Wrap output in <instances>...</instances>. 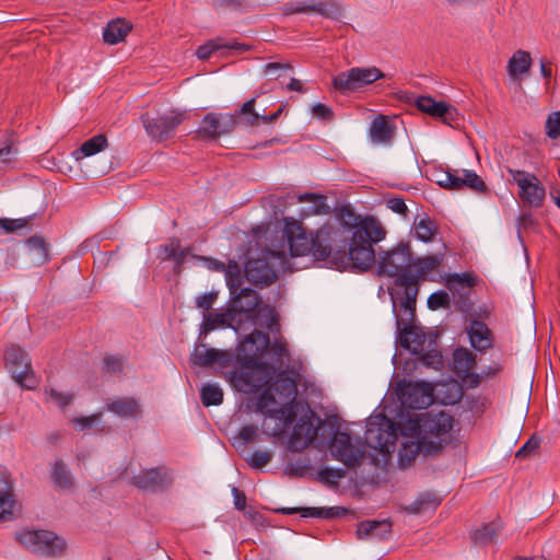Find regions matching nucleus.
I'll return each instance as SVG.
<instances>
[{
    "label": "nucleus",
    "mask_w": 560,
    "mask_h": 560,
    "mask_svg": "<svg viewBox=\"0 0 560 560\" xmlns=\"http://www.w3.org/2000/svg\"><path fill=\"white\" fill-rule=\"evenodd\" d=\"M452 427L453 418L444 411H427L399 422H394L384 415H376L368 421L364 441L373 450L390 453L399 430L404 436L419 438L424 442L427 452L438 455L446 443Z\"/></svg>",
    "instance_id": "obj_1"
},
{
    "label": "nucleus",
    "mask_w": 560,
    "mask_h": 560,
    "mask_svg": "<svg viewBox=\"0 0 560 560\" xmlns=\"http://www.w3.org/2000/svg\"><path fill=\"white\" fill-rule=\"evenodd\" d=\"M336 224L325 223L314 234L307 235L302 223L294 218H284L282 231L290 257L312 256L316 261H329L332 245L339 237Z\"/></svg>",
    "instance_id": "obj_2"
},
{
    "label": "nucleus",
    "mask_w": 560,
    "mask_h": 560,
    "mask_svg": "<svg viewBox=\"0 0 560 560\" xmlns=\"http://www.w3.org/2000/svg\"><path fill=\"white\" fill-rule=\"evenodd\" d=\"M341 219L353 228L348 253L352 267L365 271L375 261L373 243L381 242L385 231L374 218L360 219L349 209L341 210Z\"/></svg>",
    "instance_id": "obj_3"
},
{
    "label": "nucleus",
    "mask_w": 560,
    "mask_h": 560,
    "mask_svg": "<svg viewBox=\"0 0 560 560\" xmlns=\"http://www.w3.org/2000/svg\"><path fill=\"white\" fill-rule=\"evenodd\" d=\"M238 295L249 299L246 305L235 306L221 313H205L201 332L208 334L219 327L241 332L254 327L255 310L259 304V296L250 288H243Z\"/></svg>",
    "instance_id": "obj_4"
},
{
    "label": "nucleus",
    "mask_w": 560,
    "mask_h": 560,
    "mask_svg": "<svg viewBox=\"0 0 560 560\" xmlns=\"http://www.w3.org/2000/svg\"><path fill=\"white\" fill-rule=\"evenodd\" d=\"M277 398L270 390H262L256 398L255 409L264 415L262 430L271 436H281L293 422L296 412L291 404H282L280 407Z\"/></svg>",
    "instance_id": "obj_5"
},
{
    "label": "nucleus",
    "mask_w": 560,
    "mask_h": 560,
    "mask_svg": "<svg viewBox=\"0 0 560 560\" xmlns=\"http://www.w3.org/2000/svg\"><path fill=\"white\" fill-rule=\"evenodd\" d=\"M236 365L226 373L231 386L244 394H252L267 385L272 375V369L265 362L247 363V360H235Z\"/></svg>",
    "instance_id": "obj_6"
},
{
    "label": "nucleus",
    "mask_w": 560,
    "mask_h": 560,
    "mask_svg": "<svg viewBox=\"0 0 560 560\" xmlns=\"http://www.w3.org/2000/svg\"><path fill=\"white\" fill-rule=\"evenodd\" d=\"M290 269L285 250H269L262 258L249 259L245 264V277L254 285L266 287L278 277L279 271Z\"/></svg>",
    "instance_id": "obj_7"
},
{
    "label": "nucleus",
    "mask_w": 560,
    "mask_h": 560,
    "mask_svg": "<svg viewBox=\"0 0 560 560\" xmlns=\"http://www.w3.org/2000/svg\"><path fill=\"white\" fill-rule=\"evenodd\" d=\"M16 540L28 551L40 557H57L67 550L66 540L46 529H24L16 533Z\"/></svg>",
    "instance_id": "obj_8"
},
{
    "label": "nucleus",
    "mask_w": 560,
    "mask_h": 560,
    "mask_svg": "<svg viewBox=\"0 0 560 560\" xmlns=\"http://www.w3.org/2000/svg\"><path fill=\"white\" fill-rule=\"evenodd\" d=\"M384 78L386 74L377 67H352L332 77L331 85L341 94H350Z\"/></svg>",
    "instance_id": "obj_9"
},
{
    "label": "nucleus",
    "mask_w": 560,
    "mask_h": 560,
    "mask_svg": "<svg viewBox=\"0 0 560 560\" xmlns=\"http://www.w3.org/2000/svg\"><path fill=\"white\" fill-rule=\"evenodd\" d=\"M187 112L180 109H172L168 113L150 117L149 114L141 115V121L147 135L154 141H166L172 139L178 126L186 119Z\"/></svg>",
    "instance_id": "obj_10"
},
{
    "label": "nucleus",
    "mask_w": 560,
    "mask_h": 560,
    "mask_svg": "<svg viewBox=\"0 0 560 560\" xmlns=\"http://www.w3.org/2000/svg\"><path fill=\"white\" fill-rule=\"evenodd\" d=\"M322 420L312 409H307L292 429L288 447L293 452H301L308 447L317 436Z\"/></svg>",
    "instance_id": "obj_11"
},
{
    "label": "nucleus",
    "mask_w": 560,
    "mask_h": 560,
    "mask_svg": "<svg viewBox=\"0 0 560 560\" xmlns=\"http://www.w3.org/2000/svg\"><path fill=\"white\" fill-rule=\"evenodd\" d=\"M410 248L408 244L400 243L390 250L380 254L377 264V275L398 279L405 273L410 265Z\"/></svg>",
    "instance_id": "obj_12"
},
{
    "label": "nucleus",
    "mask_w": 560,
    "mask_h": 560,
    "mask_svg": "<svg viewBox=\"0 0 560 560\" xmlns=\"http://www.w3.org/2000/svg\"><path fill=\"white\" fill-rule=\"evenodd\" d=\"M397 396L402 407L415 410L424 409L433 401L432 387L424 382L401 381Z\"/></svg>",
    "instance_id": "obj_13"
},
{
    "label": "nucleus",
    "mask_w": 560,
    "mask_h": 560,
    "mask_svg": "<svg viewBox=\"0 0 560 560\" xmlns=\"http://www.w3.org/2000/svg\"><path fill=\"white\" fill-rule=\"evenodd\" d=\"M513 182L520 188V198L525 206L540 207L544 202L546 190L537 176L521 170H509Z\"/></svg>",
    "instance_id": "obj_14"
},
{
    "label": "nucleus",
    "mask_w": 560,
    "mask_h": 560,
    "mask_svg": "<svg viewBox=\"0 0 560 560\" xmlns=\"http://www.w3.org/2000/svg\"><path fill=\"white\" fill-rule=\"evenodd\" d=\"M7 368L12 377L22 386L33 388L35 380L32 373L31 361L27 353L20 347H11L4 354Z\"/></svg>",
    "instance_id": "obj_15"
},
{
    "label": "nucleus",
    "mask_w": 560,
    "mask_h": 560,
    "mask_svg": "<svg viewBox=\"0 0 560 560\" xmlns=\"http://www.w3.org/2000/svg\"><path fill=\"white\" fill-rule=\"evenodd\" d=\"M237 124L236 116L229 113H209L201 119L197 135L201 139L214 140L230 133Z\"/></svg>",
    "instance_id": "obj_16"
},
{
    "label": "nucleus",
    "mask_w": 560,
    "mask_h": 560,
    "mask_svg": "<svg viewBox=\"0 0 560 560\" xmlns=\"http://www.w3.org/2000/svg\"><path fill=\"white\" fill-rule=\"evenodd\" d=\"M438 184L450 190L469 189L476 192H485L487 186L482 178L470 170H453L443 174V178Z\"/></svg>",
    "instance_id": "obj_17"
},
{
    "label": "nucleus",
    "mask_w": 560,
    "mask_h": 560,
    "mask_svg": "<svg viewBox=\"0 0 560 560\" xmlns=\"http://www.w3.org/2000/svg\"><path fill=\"white\" fill-rule=\"evenodd\" d=\"M444 260L441 253L431 254L419 258L410 256V265L398 279L394 280L395 285L417 284L418 280L428 272L435 270Z\"/></svg>",
    "instance_id": "obj_18"
},
{
    "label": "nucleus",
    "mask_w": 560,
    "mask_h": 560,
    "mask_svg": "<svg viewBox=\"0 0 560 560\" xmlns=\"http://www.w3.org/2000/svg\"><path fill=\"white\" fill-rule=\"evenodd\" d=\"M330 453L332 457L342 462L346 466H354L364 456V450L359 444H353L351 435L348 432L338 431L330 442Z\"/></svg>",
    "instance_id": "obj_19"
},
{
    "label": "nucleus",
    "mask_w": 560,
    "mask_h": 560,
    "mask_svg": "<svg viewBox=\"0 0 560 560\" xmlns=\"http://www.w3.org/2000/svg\"><path fill=\"white\" fill-rule=\"evenodd\" d=\"M270 345L268 334L254 329L238 343L235 360H247V363L264 362L259 357Z\"/></svg>",
    "instance_id": "obj_20"
},
{
    "label": "nucleus",
    "mask_w": 560,
    "mask_h": 560,
    "mask_svg": "<svg viewBox=\"0 0 560 560\" xmlns=\"http://www.w3.org/2000/svg\"><path fill=\"white\" fill-rule=\"evenodd\" d=\"M173 481L172 475L166 468L143 469L133 477L132 483L147 492H160L167 489Z\"/></svg>",
    "instance_id": "obj_21"
},
{
    "label": "nucleus",
    "mask_w": 560,
    "mask_h": 560,
    "mask_svg": "<svg viewBox=\"0 0 560 560\" xmlns=\"http://www.w3.org/2000/svg\"><path fill=\"white\" fill-rule=\"evenodd\" d=\"M418 292L419 288L417 284L395 285V288L389 289V295L393 301L394 308L398 303L401 311L407 316V320H411L415 316Z\"/></svg>",
    "instance_id": "obj_22"
},
{
    "label": "nucleus",
    "mask_w": 560,
    "mask_h": 560,
    "mask_svg": "<svg viewBox=\"0 0 560 560\" xmlns=\"http://www.w3.org/2000/svg\"><path fill=\"white\" fill-rule=\"evenodd\" d=\"M265 390H270L271 395L279 397L278 405H293L298 394V386L295 380L287 371H281Z\"/></svg>",
    "instance_id": "obj_23"
},
{
    "label": "nucleus",
    "mask_w": 560,
    "mask_h": 560,
    "mask_svg": "<svg viewBox=\"0 0 560 560\" xmlns=\"http://www.w3.org/2000/svg\"><path fill=\"white\" fill-rule=\"evenodd\" d=\"M416 105L421 112L441 118L447 125H452L457 116V112L452 105L445 102H436L430 96H419Z\"/></svg>",
    "instance_id": "obj_24"
},
{
    "label": "nucleus",
    "mask_w": 560,
    "mask_h": 560,
    "mask_svg": "<svg viewBox=\"0 0 560 560\" xmlns=\"http://www.w3.org/2000/svg\"><path fill=\"white\" fill-rule=\"evenodd\" d=\"M471 348L485 352L492 347L493 336L489 327L481 320H472L467 328Z\"/></svg>",
    "instance_id": "obj_25"
},
{
    "label": "nucleus",
    "mask_w": 560,
    "mask_h": 560,
    "mask_svg": "<svg viewBox=\"0 0 560 560\" xmlns=\"http://www.w3.org/2000/svg\"><path fill=\"white\" fill-rule=\"evenodd\" d=\"M229 354L225 351L208 348L206 345H197L191 353V362L198 366H209L214 363H225Z\"/></svg>",
    "instance_id": "obj_26"
},
{
    "label": "nucleus",
    "mask_w": 560,
    "mask_h": 560,
    "mask_svg": "<svg viewBox=\"0 0 560 560\" xmlns=\"http://www.w3.org/2000/svg\"><path fill=\"white\" fill-rule=\"evenodd\" d=\"M15 505L12 485L8 474L0 469V522H7L13 516Z\"/></svg>",
    "instance_id": "obj_27"
},
{
    "label": "nucleus",
    "mask_w": 560,
    "mask_h": 560,
    "mask_svg": "<svg viewBox=\"0 0 560 560\" xmlns=\"http://www.w3.org/2000/svg\"><path fill=\"white\" fill-rule=\"evenodd\" d=\"M398 340L401 347L419 354L423 351L425 336L418 327L406 324L399 330Z\"/></svg>",
    "instance_id": "obj_28"
},
{
    "label": "nucleus",
    "mask_w": 560,
    "mask_h": 560,
    "mask_svg": "<svg viewBox=\"0 0 560 560\" xmlns=\"http://www.w3.org/2000/svg\"><path fill=\"white\" fill-rule=\"evenodd\" d=\"M392 529V523L387 520L376 521V520H368L361 522L357 528V536L360 539L365 538H375L383 539L385 538Z\"/></svg>",
    "instance_id": "obj_29"
},
{
    "label": "nucleus",
    "mask_w": 560,
    "mask_h": 560,
    "mask_svg": "<svg viewBox=\"0 0 560 560\" xmlns=\"http://www.w3.org/2000/svg\"><path fill=\"white\" fill-rule=\"evenodd\" d=\"M308 11H315L319 13L323 16L337 20L341 15V11L339 5L335 1H323V2H315L312 1L310 3H299L294 8H292L289 12L290 13H302V12H308Z\"/></svg>",
    "instance_id": "obj_30"
},
{
    "label": "nucleus",
    "mask_w": 560,
    "mask_h": 560,
    "mask_svg": "<svg viewBox=\"0 0 560 560\" xmlns=\"http://www.w3.org/2000/svg\"><path fill=\"white\" fill-rule=\"evenodd\" d=\"M423 455L425 457L435 456L433 453H429L425 451L424 442H422L419 438H416L415 441H407L402 443L401 447L398 451V464L400 467H408L411 463L415 462L418 455Z\"/></svg>",
    "instance_id": "obj_31"
},
{
    "label": "nucleus",
    "mask_w": 560,
    "mask_h": 560,
    "mask_svg": "<svg viewBox=\"0 0 560 560\" xmlns=\"http://www.w3.org/2000/svg\"><path fill=\"white\" fill-rule=\"evenodd\" d=\"M394 135V127L384 115L376 116L370 127V137L376 144H387Z\"/></svg>",
    "instance_id": "obj_32"
},
{
    "label": "nucleus",
    "mask_w": 560,
    "mask_h": 560,
    "mask_svg": "<svg viewBox=\"0 0 560 560\" xmlns=\"http://www.w3.org/2000/svg\"><path fill=\"white\" fill-rule=\"evenodd\" d=\"M131 30V25L122 20L116 19L107 23L103 31V39L108 45H116L122 42Z\"/></svg>",
    "instance_id": "obj_33"
},
{
    "label": "nucleus",
    "mask_w": 560,
    "mask_h": 560,
    "mask_svg": "<svg viewBox=\"0 0 560 560\" xmlns=\"http://www.w3.org/2000/svg\"><path fill=\"white\" fill-rule=\"evenodd\" d=\"M341 511L340 508H283L280 510L282 514L300 513L302 517H319V518H334L338 516Z\"/></svg>",
    "instance_id": "obj_34"
},
{
    "label": "nucleus",
    "mask_w": 560,
    "mask_h": 560,
    "mask_svg": "<svg viewBox=\"0 0 560 560\" xmlns=\"http://www.w3.org/2000/svg\"><path fill=\"white\" fill-rule=\"evenodd\" d=\"M454 370L458 375L468 376L475 368L476 355L466 348H458L453 353Z\"/></svg>",
    "instance_id": "obj_35"
},
{
    "label": "nucleus",
    "mask_w": 560,
    "mask_h": 560,
    "mask_svg": "<svg viewBox=\"0 0 560 560\" xmlns=\"http://www.w3.org/2000/svg\"><path fill=\"white\" fill-rule=\"evenodd\" d=\"M475 284L476 277L471 272L451 273L446 278L447 288L460 295L468 294Z\"/></svg>",
    "instance_id": "obj_36"
},
{
    "label": "nucleus",
    "mask_w": 560,
    "mask_h": 560,
    "mask_svg": "<svg viewBox=\"0 0 560 560\" xmlns=\"http://www.w3.org/2000/svg\"><path fill=\"white\" fill-rule=\"evenodd\" d=\"M107 147V139L104 135H96L81 144L79 149L73 151L75 161L92 156L103 151Z\"/></svg>",
    "instance_id": "obj_37"
},
{
    "label": "nucleus",
    "mask_w": 560,
    "mask_h": 560,
    "mask_svg": "<svg viewBox=\"0 0 560 560\" xmlns=\"http://www.w3.org/2000/svg\"><path fill=\"white\" fill-rule=\"evenodd\" d=\"M532 66V58L529 52L525 50H517L510 58L508 63V72L511 78H517L529 71Z\"/></svg>",
    "instance_id": "obj_38"
},
{
    "label": "nucleus",
    "mask_w": 560,
    "mask_h": 560,
    "mask_svg": "<svg viewBox=\"0 0 560 560\" xmlns=\"http://www.w3.org/2000/svg\"><path fill=\"white\" fill-rule=\"evenodd\" d=\"M108 410L121 418H137L140 406L133 398L116 399L107 405Z\"/></svg>",
    "instance_id": "obj_39"
},
{
    "label": "nucleus",
    "mask_w": 560,
    "mask_h": 560,
    "mask_svg": "<svg viewBox=\"0 0 560 560\" xmlns=\"http://www.w3.org/2000/svg\"><path fill=\"white\" fill-rule=\"evenodd\" d=\"M298 202H311L312 205L303 212L307 215L328 213L329 207L326 197L313 192H304L296 196Z\"/></svg>",
    "instance_id": "obj_40"
},
{
    "label": "nucleus",
    "mask_w": 560,
    "mask_h": 560,
    "mask_svg": "<svg viewBox=\"0 0 560 560\" xmlns=\"http://www.w3.org/2000/svg\"><path fill=\"white\" fill-rule=\"evenodd\" d=\"M255 102L256 97H253L241 106V108L237 110V114L235 115L237 122L247 127L258 125L260 121V114L257 113L254 108Z\"/></svg>",
    "instance_id": "obj_41"
},
{
    "label": "nucleus",
    "mask_w": 560,
    "mask_h": 560,
    "mask_svg": "<svg viewBox=\"0 0 560 560\" xmlns=\"http://www.w3.org/2000/svg\"><path fill=\"white\" fill-rule=\"evenodd\" d=\"M200 399L203 406H219L223 401V390L217 383H207L200 389Z\"/></svg>",
    "instance_id": "obj_42"
},
{
    "label": "nucleus",
    "mask_w": 560,
    "mask_h": 560,
    "mask_svg": "<svg viewBox=\"0 0 560 560\" xmlns=\"http://www.w3.org/2000/svg\"><path fill=\"white\" fill-rule=\"evenodd\" d=\"M499 526L495 523L485 524L472 533V540L478 545H487L493 541Z\"/></svg>",
    "instance_id": "obj_43"
},
{
    "label": "nucleus",
    "mask_w": 560,
    "mask_h": 560,
    "mask_svg": "<svg viewBox=\"0 0 560 560\" xmlns=\"http://www.w3.org/2000/svg\"><path fill=\"white\" fill-rule=\"evenodd\" d=\"M51 478L54 482L62 489H68L72 486L70 471L61 460H57L55 463L51 471Z\"/></svg>",
    "instance_id": "obj_44"
},
{
    "label": "nucleus",
    "mask_w": 560,
    "mask_h": 560,
    "mask_svg": "<svg viewBox=\"0 0 560 560\" xmlns=\"http://www.w3.org/2000/svg\"><path fill=\"white\" fill-rule=\"evenodd\" d=\"M440 501L433 494H421L407 510L410 513H422L430 509L434 510L439 505Z\"/></svg>",
    "instance_id": "obj_45"
},
{
    "label": "nucleus",
    "mask_w": 560,
    "mask_h": 560,
    "mask_svg": "<svg viewBox=\"0 0 560 560\" xmlns=\"http://www.w3.org/2000/svg\"><path fill=\"white\" fill-rule=\"evenodd\" d=\"M436 232V228L434 223L429 218H422L418 222L415 223V233L418 240L422 242L432 241L434 234Z\"/></svg>",
    "instance_id": "obj_46"
},
{
    "label": "nucleus",
    "mask_w": 560,
    "mask_h": 560,
    "mask_svg": "<svg viewBox=\"0 0 560 560\" xmlns=\"http://www.w3.org/2000/svg\"><path fill=\"white\" fill-rule=\"evenodd\" d=\"M241 276H240V272L236 271L235 273H233L232 271H229L228 275H226V284L229 287V290H230V293L232 295H234V299L236 300L235 301V304H240V305H246V302L249 300L248 298H243V296H240V292L242 289L241 288Z\"/></svg>",
    "instance_id": "obj_47"
},
{
    "label": "nucleus",
    "mask_w": 560,
    "mask_h": 560,
    "mask_svg": "<svg viewBox=\"0 0 560 560\" xmlns=\"http://www.w3.org/2000/svg\"><path fill=\"white\" fill-rule=\"evenodd\" d=\"M229 47L230 46L226 44H223L222 39H220V38L210 39L206 44H203L197 48L196 56L200 60H206V59H209L214 51L220 50L222 48H229Z\"/></svg>",
    "instance_id": "obj_48"
},
{
    "label": "nucleus",
    "mask_w": 560,
    "mask_h": 560,
    "mask_svg": "<svg viewBox=\"0 0 560 560\" xmlns=\"http://www.w3.org/2000/svg\"><path fill=\"white\" fill-rule=\"evenodd\" d=\"M257 438V429L253 424H246L242 427L237 435L234 438V445L236 447L246 446Z\"/></svg>",
    "instance_id": "obj_49"
},
{
    "label": "nucleus",
    "mask_w": 560,
    "mask_h": 560,
    "mask_svg": "<svg viewBox=\"0 0 560 560\" xmlns=\"http://www.w3.org/2000/svg\"><path fill=\"white\" fill-rule=\"evenodd\" d=\"M450 302H451V299H450L448 293L443 290H440V291H436V292H433L432 294H430V296L428 298L427 304L430 310L436 311L439 308L448 307Z\"/></svg>",
    "instance_id": "obj_50"
},
{
    "label": "nucleus",
    "mask_w": 560,
    "mask_h": 560,
    "mask_svg": "<svg viewBox=\"0 0 560 560\" xmlns=\"http://www.w3.org/2000/svg\"><path fill=\"white\" fill-rule=\"evenodd\" d=\"M31 217L28 218H19V219H0V228L4 230L7 233H13L20 231L22 229L27 228Z\"/></svg>",
    "instance_id": "obj_51"
},
{
    "label": "nucleus",
    "mask_w": 560,
    "mask_h": 560,
    "mask_svg": "<svg viewBox=\"0 0 560 560\" xmlns=\"http://www.w3.org/2000/svg\"><path fill=\"white\" fill-rule=\"evenodd\" d=\"M272 459V454L268 451H255L250 454L249 457L246 458L248 465L253 468H262L267 464H269Z\"/></svg>",
    "instance_id": "obj_52"
},
{
    "label": "nucleus",
    "mask_w": 560,
    "mask_h": 560,
    "mask_svg": "<svg viewBox=\"0 0 560 560\" xmlns=\"http://www.w3.org/2000/svg\"><path fill=\"white\" fill-rule=\"evenodd\" d=\"M546 135L550 139L560 138V112H552L546 120Z\"/></svg>",
    "instance_id": "obj_53"
},
{
    "label": "nucleus",
    "mask_w": 560,
    "mask_h": 560,
    "mask_svg": "<svg viewBox=\"0 0 560 560\" xmlns=\"http://www.w3.org/2000/svg\"><path fill=\"white\" fill-rule=\"evenodd\" d=\"M346 470L342 468L323 467L318 470L319 480L323 482H332L342 479Z\"/></svg>",
    "instance_id": "obj_54"
},
{
    "label": "nucleus",
    "mask_w": 560,
    "mask_h": 560,
    "mask_svg": "<svg viewBox=\"0 0 560 560\" xmlns=\"http://www.w3.org/2000/svg\"><path fill=\"white\" fill-rule=\"evenodd\" d=\"M16 149L13 147L12 141L7 139L0 143V166L7 165L15 158Z\"/></svg>",
    "instance_id": "obj_55"
},
{
    "label": "nucleus",
    "mask_w": 560,
    "mask_h": 560,
    "mask_svg": "<svg viewBox=\"0 0 560 560\" xmlns=\"http://www.w3.org/2000/svg\"><path fill=\"white\" fill-rule=\"evenodd\" d=\"M101 413H94L88 417H77L72 420L74 428L79 431L91 429L101 420Z\"/></svg>",
    "instance_id": "obj_56"
},
{
    "label": "nucleus",
    "mask_w": 560,
    "mask_h": 560,
    "mask_svg": "<svg viewBox=\"0 0 560 560\" xmlns=\"http://www.w3.org/2000/svg\"><path fill=\"white\" fill-rule=\"evenodd\" d=\"M122 360L116 355H106L103 361V370L110 374H117L122 371Z\"/></svg>",
    "instance_id": "obj_57"
},
{
    "label": "nucleus",
    "mask_w": 560,
    "mask_h": 560,
    "mask_svg": "<svg viewBox=\"0 0 560 560\" xmlns=\"http://www.w3.org/2000/svg\"><path fill=\"white\" fill-rule=\"evenodd\" d=\"M170 253L171 260L175 262V269L179 270L187 256L189 255V248L180 247L178 242L175 249H171Z\"/></svg>",
    "instance_id": "obj_58"
},
{
    "label": "nucleus",
    "mask_w": 560,
    "mask_h": 560,
    "mask_svg": "<svg viewBox=\"0 0 560 560\" xmlns=\"http://www.w3.org/2000/svg\"><path fill=\"white\" fill-rule=\"evenodd\" d=\"M291 68L292 66L290 63L268 62L264 66V73L270 77V79H278L280 77V71Z\"/></svg>",
    "instance_id": "obj_59"
},
{
    "label": "nucleus",
    "mask_w": 560,
    "mask_h": 560,
    "mask_svg": "<svg viewBox=\"0 0 560 560\" xmlns=\"http://www.w3.org/2000/svg\"><path fill=\"white\" fill-rule=\"evenodd\" d=\"M49 397L60 407L65 408L71 404L73 395L70 393L58 392L55 388H50L48 392Z\"/></svg>",
    "instance_id": "obj_60"
},
{
    "label": "nucleus",
    "mask_w": 560,
    "mask_h": 560,
    "mask_svg": "<svg viewBox=\"0 0 560 560\" xmlns=\"http://www.w3.org/2000/svg\"><path fill=\"white\" fill-rule=\"evenodd\" d=\"M540 439L533 435L515 454L516 458H524L537 451Z\"/></svg>",
    "instance_id": "obj_61"
},
{
    "label": "nucleus",
    "mask_w": 560,
    "mask_h": 560,
    "mask_svg": "<svg viewBox=\"0 0 560 560\" xmlns=\"http://www.w3.org/2000/svg\"><path fill=\"white\" fill-rule=\"evenodd\" d=\"M217 298L218 294L214 292L205 293L196 299V306L208 312L210 308H212Z\"/></svg>",
    "instance_id": "obj_62"
},
{
    "label": "nucleus",
    "mask_w": 560,
    "mask_h": 560,
    "mask_svg": "<svg viewBox=\"0 0 560 560\" xmlns=\"http://www.w3.org/2000/svg\"><path fill=\"white\" fill-rule=\"evenodd\" d=\"M312 113L315 117L320 119H331L334 117L332 109L323 103L314 104L312 107Z\"/></svg>",
    "instance_id": "obj_63"
},
{
    "label": "nucleus",
    "mask_w": 560,
    "mask_h": 560,
    "mask_svg": "<svg viewBox=\"0 0 560 560\" xmlns=\"http://www.w3.org/2000/svg\"><path fill=\"white\" fill-rule=\"evenodd\" d=\"M386 206L393 212L398 213V214H406V212L408 211V208L402 198H397V197L389 198L386 201Z\"/></svg>",
    "instance_id": "obj_64"
}]
</instances>
